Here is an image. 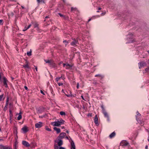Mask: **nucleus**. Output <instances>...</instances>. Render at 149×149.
<instances>
[{
  "instance_id": "1",
  "label": "nucleus",
  "mask_w": 149,
  "mask_h": 149,
  "mask_svg": "<svg viewBox=\"0 0 149 149\" xmlns=\"http://www.w3.org/2000/svg\"><path fill=\"white\" fill-rule=\"evenodd\" d=\"M66 134L65 133L62 132L59 135L58 137V139H62L64 138L65 136H66Z\"/></svg>"
},
{
  "instance_id": "2",
  "label": "nucleus",
  "mask_w": 149,
  "mask_h": 149,
  "mask_svg": "<svg viewBox=\"0 0 149 149\" xmlns=\"http://www.w3.org/2000/svg\"><path fill=\"white\" fill-rule=\"evenodd\" d=\"M61 123V122H59V121H57L52 122L51 124L54 126H59L61 125L60 124Z\"/></svg>"
},
{
  "instance_id": "3",
  "label": "nucleus",
  "mask_w": 149,
  "mask_h": 149,
  "mask_svg": "<svg viewBox=\"0 0 149 149\" xmlns=\"http://www.w3.org/2000/svg\"><path fill=\"white\" fill-rule=\"evenodd\" d=\"M35 126L36 128H40L42 126V123L39 122L35 124Z\"/></svg>"
},
{
  "instance_id": "4",
  "label": "nucleus",
  "mask_w": 149,
  "mask_h": 149,
  "mask_svg": "<svg viewBox=\"0 0 149 149\" xmlns=\"http://www.w3.org/2000/svg\"><path fill=\"white\" fill-rule=\"evenodd\" d=\"M0 149H11L9 146H4L3 145H0Z\"/></svg>"
},
{
  "instance_id": "5",
  "label": "nucleus",
  "mask_w": 149,
  "mask_h": 149,
  "mask_svg": "<svg viewBox=\"0 0 149 149\" xmlns=\"http://www.w3.org/2000/svg\"><path fill=\"white\" fill-rule=\"evenodd\" d=\"M26 64L23 65V66L26 70H27V69H30V67L29 65V63L28 62L26 61Z\"/></svg>"
},
{
  "instance_id": "6",
  "label": "nucleus",
  "mask_w": 149,
  "mask_h": 149,
  "mask_svg": "<svg viewBox=\"0 0 149 149\" xmlns=\"http://www.w3.org/2000/svg\"><path fill=\"white\" fill-rule=\"evenodd\" d=\"M70 149H76L75 144L73 141L72 140L71 142Z\"/></svg>"
},
{
  "instance_id": "7",
  "label": "nucleus",
  "mask_w": 149,
  "mask_h": 149,
  "mask_svg": "<svg viewBox=\"0 0 149 149\" xmlns=\"http://www.w3.org/2000/svg\"><path fill=\"white\" fill-rule=\"evenodd\" d=\"M78 43V41L76 40H74L71 43V45L73 46L77 45Z\"/></svg>"
},
{
  "instance_id": "8",
  "label": "nucleus",
  "mask_w": 149,
  "mask_h": 149,
  "mask_svg": "<svg viewBox=\"0 0 149 149\" xmlns=\"http://www.w3.org/2000/svg\"><path fill=\"white\" fill-rule=\"evenodd\" d=\"M122 146H127L129 145V143L126 141H123L121 143Z\"/></svg>"
},
{
  "instance_id": "9",
  "label": "nucleus",
  "mask_w": 149,
  "mask_h": 149,
  "mask_svg": "<svg viewBox=\"0 0 149 149\" xmlns=\"http://www.w3.org/2000/svg\"><path fill=\"white\" fill-rule=\"evenodd\" d=\"M139 68H140L142 67L145 66L146 65V63L145 62H142L139 63Z\"/></svg>"
},
{
  "instance_id": "10",
  "label": "nucleus",
  "mask_w": 149,
  "mask_h": 149,
  "mask_svg": "<svg viewBox=\"0 0 149 149\" xmlns=\"http://www.w3.org/2000/svg\"><path fill=\"white\" fill-rule=\"evenodd\" d=\"M57 143L58 145L59 146H61L63 144V141L61 140V139H58V138H57Z\"/></svg>"
},
{
  "instance_id": "11",
  "label": "nucleus",
  "mask_w": 149,
  "mask_h": 149,
  "mask_svg": "<svg viewBox=\"0 0 149 149\" xmlns=\"http://www.w3.org/2000/svg\"><path fill=\"white\" fill-rule=\"evenodd\" d=\"M7 80L6 79L5 77H3V82L4 84V85L5 87H7L8 86L7 82Z\"/></svg>"
},
{
  "instance_id": "12",
  "label": "nucleus",
  "mask_w": 149,
  "mask_h": 149,
  "mask_svg": "<svg viewBox=\"0 0 149 149\" xmlns=\"http://www.w3.org/2000/svg\"><path fill=\"white\" fill-rule=\"evenodd\" d=\"M103 113L104 114V116L107 118V120H109V116L107 113L106 112V111H105V110H103Z\"/></svg>"
},
{
  "instance_id": "13",
  "label": "nucleus",
  "mask_w": 149,
  "mask_h": 149,
  "mask_svg": "<svg viewBox=\"0 0 149 149\" xmlns=\"http://www.w3.org/2000/svg\"><path fill=\"white\" fill-rule=\"evenodd\" d=\"M22 143L23 145L29 147L30 146L29 143L28 142L25 141H22Z\"/></svg>"
},
{
  "instance_id": "14",
  "label": "nucleus",
  "mask_w": 149,
  "mask_h": 149,
  "mask_svg": "<svg viewBox=\"0 0 149 149\" xmlns=\"http://www.w3.org/2000/svg\"><path fill=\"white\" fill-rule=\"evenodd\" d=\"M54 129L56 131L57 134H58L61 132V130L59 128H58L56 127H54Z\"/></svg>"
},
{
  "instance_id": "15",
  "label": "nucleus",
  "mask_w": 149,
  "mask_h": 149,
  "mask_svg": "<svg viewBox=\"0 0 149 149\" xmlns=\"http://www.w3.org/2000/svg\"><path fill=\"white\" fill-rule=\"evenodd\" d=\"M22 131L24 133H26L28 131L27 128L26 126H25L23 127L22 129Z\"/></svg>"
},
{
  "instance_id": "16",
  "label": "nucleus",
  "mask_w": 149,
  "mask_h": 149,
  "mask_svg": "<svg viewBox=\"0 0 149 149\" xmlns=\"http://www.w3.org/2000/svg\"><path fill=\"white\" fill-rule=\"evenodd\" d=\"M98 118H97V115H95V117L94 121L96 125L98 124Z\"/></svg>"
},
{
  "instance_id": "17",
  "label": "nucleus",
  "mask_w": 149,
  "mask_h": 149,
  "mask_svg": "<svg viewBox=\"0 0 149 149\" xmlns=\"http://www.w3.org/2000/svg\"><path fill=\"white\" fill-rule=\"evenodd\" d=\"M62 79L63 80H64L65 79L64 77L63 76V75L62 74L61 77H57L56 78V79L57 81H58L61 79Z\"/></svg>"
},
{
  "instance_id": "18",
  "label": "nucleus",
  "mask_w": 149,
  "mask_h": 149,
  "mask_svg": "<svg viewBox=\"0 0 149 149\" xmlns=\"http://www.w3.org/2000/svg\"><path fill=\"white\" fill-rule=\"evenodd\" d=\"M72 67V65H70L68 63H67L66 66L65 67V68L66 69H70Z\"/></svg>"
},
{
  "instance_id": "19",
  "label": "nucleus",
  "mask_w": 149,
  "mask_h": 149,
  "mask_svg": "<svg viewBox=\"0 0 149 149\" xmlns=\"http://www.w3.org/2000/svg\"><path fill=\"white\" fill-rule=\"evenodd\" d=\"M36 110L37 111V112L38 113H40L42 112V108H37Z\"/></svg>"
},
{
  "instance_id": "20",
  "label": "nucleus",
  "mask_w": 149,
  "mask_h": 149,
  "mask_svg": "<svg viewBox=\"0 0 149 149\" xmlns=\"http://www.w3.org/2000/svg\"><path fill=\"white\" fill-rule=\"evenodd\" d=\"M21 114V112H20L19 113V116H18V117L17 118V119L18 120H20L22 118Z\"/></svg>"
},
{
  "instance_id": "21",
  "label": "nucleus",
  "mask_w": 149,
  "mask_h": 149,
  "mask_svg": "<svg viewBox=\"0 0 149 149\" xmlns=\"http://www.w3.org/2000/svg\"><path fill=\"white\" fill-rule=\"evenodd\" d=\"M115 135V133L114 132H113L111 133L109 135V137L110 138H112Z\"/></svg>"
},
{
  "instance_id": "22",
  "label": "nucleus",
  "mask_w": 149,
  "mask_h": 149,
  "mask_svg": "<svg viewBox=\"0 0 149 149\" xmlns=\"http://www.w3.org/2000/svg\"><path fill=\"white\" fill-rule=\"evenodd\" d=\"M31 25L29 24L27 27H25L24 28V29L23 30V31H25L27 29H29L30 27L31 26Z\"/></svg>"
},
{
  "instance_id": "23",
  "label": "nucleus",
  "mask_w": 149,
  "mask_h": 149,
  "mask_svg": "<svg viewBox=\"0 0 149 149\" xmlns=\"http://www.w3.org/2000/svg\"><path fill=\"white\" fill-rule=\"evenodd\" d=\"M33 25L34 28H36L38 27V24L36 22L33 23Z\"/></svg>"
},
{
  "instance_id": "24",
  "label": "nucleus",
  "mask_w": 149,
  "mask_h": 149,
  "mask_svg": "<svg viewBox=\"0 0 149 149\" xmlns=\"http://www.w3.org/2000/svg\"><path fill=\"white\" fill-rule=\"evenodd\" d=\"M60 114L62 116L65 115V113L63 111H62L60 112Z\"/></svg>"
},
{
  "instance_id": "25",
  "label": "nucleus",
  "mask_w": 149,
  "mask_h": 149,
  "mask_svg": "<svg viewBox=\"0 0 149 149\" xmlns=\"http://www.w3.org/2000/svg\"><path fill=\"white\" fill-rule=\"evenodd\" d=\"M45 61L47 63H49L50 64H51V61L50 60H45Z\"/></svg>"
},
{
  "instance_id": "26",
  "label": "nucleus",
  "mask_w": 149,
  "mask_h": 149,
  "mask_svg": "<svg viewBox=\"0 0 149 149\" xmlns=\"http://www.w3.org/2000/svg\"><path fill=\"white\" fill-rule=\"evenodd\" d=\"M95 77H100L101 78V79L103 77L101 75L99 74L96 75H95Z\"/></svg>"
},
{
  "instance_id": "27",
  "label": "nucleus",
  "mask_w": 149,
  "mask_h": 149,
  "mask_svg": "<svg viewBox=\"0 0 149 149\" xmlns=\"http://www.w3.org/2000/svg\"><path fill=\"white\" fill-rule=\"evenodd\" d=\"M141 115L140 114V113H139L138 112H137V116H136V120H138V116H140Z\"/></svg>"
},
{
  "instance_id": "28",
  "label": "nucleus",
  "mask_w": 149,
  "mask_h": 149,
  "mask_svg": "<svg viewBox=\"0 0 149 149\" xmlns=\"http://www.w3.org/2000/svg\"><path fill=\"white\" fill-rule=\"evenodd\" d=\"M27 54L28 56H29L31 54V51L28 52L27 53Z\"/></svg>"
},
{
  "instance_id": "29",
  "label": "nucleus",
  "mask_w": 149,
  "mask_h": 149,
  "mask_svg": "<svg viewBox=\"0 0 149 149\" xmlns=\"http://www.w3.org/2000/svg\"><path fill=\"white\" fill-rule=\"evenodd\" d=\"M59 122H61L60 123V124L61 125V124H64V121L62 119H61V120H60V121H59Z\"/></svg>"
},
{
  "instance_id": "30",
  "label": "nucleus",
  "mask_w": 149,
  "mask_h": 149,
  "mask_svg": "<svg viewBox=\"0 0 149 149\" xmlns=\"http://www.w3.org/2000/svg\"><path fill=\"white\" fill-rule=\"evenodd\" d=\"M45 129H46V130H47L48 131H51V129L49 128H48L47 127H46Z\"/></svg>"
},
{
  "instance_id": "31",
  "label": "nucleus",
  "mask_w": 149,
  "mask_h": 149,
  "mask_svg": "<svg viewBox=\"0 0 149 149\" xmlns=\"http://www.w3.org/2000/svg\"><path fill=\"white\" fill-rule=\"evenodd\" d=\"M54 148L55 149H59V147L57 145H54Z\"/></svg>"
},
{
  "instance_id": "32",
  "label": "nucleus",
  "mask_w": 149,
  "mask_h": 149,
  "mask_svg": "<svg viewBox=\"0 0 149 149\" xmlns=\"http://www.w3.org/2000/svg\"><path fill=\"white\" fill-rule=\"evenodd\" d=\"M133 34L132 33H129V34H128L127 36V38H130V36H132Z\"/></svg>"
},
{
  "instance_id": "33",
  "label": "nucleus",
  "mask_w": 149,
  "mask_h": 149,
  "mask_svg": "<svg viewBox=\"0 0 149 149\" xmlns=\"http://www.w3.org/2000/svg\"><path fill=\"white\" fill-rule=\"evenodd\" d=\"M65 138L69 140V141L70 142V143L71 142L72 140V141L71 138H70V139H69L68 137L67 136H66L65 137Z\"/></svg>"
},
{
  "instance_id": "34",
  "label": "nucleus",
  "mask_w": 149,
  "mask_h": 149,
  "mask_svg": "<svg viewBox=\"0 0 149 149\" xmlns=\"http://www.w3.org/2000/svg\"><path fill=\"white\" fill-rule=\"evenodd\" d=\"M57 83H58V85H59V86H61L63 85V84L62 83L58 82Z\"/></svg>"
},
{
  "instance_id": "35",
  "label": "nucleus",
  "mask_w": 149,
  "mask_h": 149,
  "mask_svg": "<svg viewBox=\"0 0 149 149\" xmlns=\"http://www.w3.org/2000/svg\"><path fill=\"white\" fill-rule=\"evenodd\" d=\"M3 20L0 19V25H1L3 24Z\"/></svg>"
},
{
  "instance_id": "36",
  "label": "nucleus",
  "mask_w": 149,
  "mask_h": 149,
  "mask_svg": "<svg viewBox=\"0 0 149 149\" xmlns=\"http://www.w3.org/2000/svg\"><path fill=\"white\" fill-rule=\"evenodd\" d=\"M146 72H148L149 71V67L145 69Z\"/></svg>"
},
{
  "instance_id": "37",
  "label": "nucleus",
  "mask_w": 149,
  "mask_h": 149,
  "mask_svg": "<svg viewBox=\"0 0 149 149\" xmlns=\"http://www.w3.org/2000/svg\"><path fill=\"white\" fill-rule=\"evenodd\" d=\"M7 107H8L7 106L5 105V107L4 108V110L5 111L7 110Z\"/></svg>"
},
{
  "instance_id": "38",
  "label": "nucleus",
  "mask_w": 149,
  "mask_h": 149,
  "mask_svg": "<svg viewBox=\"0 0 149 149\" xmlns=\"http://www.w3.org/2000/svg\"><path fill=\"white\" fill-rule=\"evenodd\" d=\"M3 74L0 72V79H1V77H2Z\"/></svg>"
},
{
  "instance_id": "39",
  "label": "nucleus",
  "mask_w": 149,
  "mask_h": 149,
  "mask_svg": "<svg viewBox=\"0 0 149 149\" xmlns=\"http://www.w3.org/2000/svg\"><path fill=\"white\" fill-rule=\"evenodd\" d=\"M63 42L64 43H65V46H66L67 44L68 43V42L66 41V40H64L63 41Z\"/></svg>"
},
{
  "instance_id": "40",
  "label": "nucleus",
  "mask_w": 149,
  "mask_h": 149,
  "mask_svg": "<svg viewBox=\"0 0 149 149\" xmlns=\"http://www.w3.org/2000/svg\"><path fill=\"white\" fill-rule=\"evenodd\" d=\"M43 0H37V2L38 3H40V2L42 1Z\"/></svg>"
},
{
  "instance_id": "41",
  "label": "nucleus",
  "mask_w": 149,
  "mask_h": 149,
  "mask_svg": "<svg viewBox=\"0 0 149 149\" xmlns=\"http://www.w3.org/2000/svg\"><path fill=\"white\" fill-rule=\"evenodd\" d=\"M3 97V95H0V101H1Z\"/></svg>"
},
{
  "instance_id": "42",
  "label": "nucleus",
  "mask_w": 149,
  "mask_h": 149,
  "mask_svg": "<svg viewBox=\"0 0 149 149\" xmlns=\"http://www.w3.org/2000/svg\"><path fill=\"white\" fill-rule=\"evenodd\" d=\"M40 93H41L42 94H43V95H45V94H44V92H43V91L42 90H40Z\"/></svg>"
},
{
  "instance_id": "43",
  "label": "nucleus",
  "mask_w": 149,
  "mask_h": 149,
  "mask_svg": "<svg viewBox=\"0 0 149 149\" xmlns=\"http://www.w3.org/2000/svg\"><path fill=\"white\" fill-rule=\"evenodd\" d=\"M9 112H10V116H11V115H12V111L10 110Z\"/></svg>"
},
{
  "instance_id": "44",
  "label": "nucleus",
  "mask_w": 149,
  "mask_h": 149,
  "mask_svg": "<svg viewBox=\"0 0 149 149\" xmlns=\"http://www.w3.org/2000/svg\"><path fill=\"white\" fill-rule=\"evenodd\" d=\"M24 87L26 90H28V89L27 86H25Z\"/></svg>"
},
{
  "instance_id": "45",
  "label": "nucleus",
  "mask_w": 149,
  "mask_h": 149,
  "mask_svg": "<svg viewBox=\"0 0 149 149\" xmlns=\"http://www.w3.org/2000/svg\"><path fill=\"white\" fill-rule=\"evenodd\" d=\"M59 149H65V148L62 147H61L59 148Z\"/></svg>"
},
{
  "instance_id": "46",
  "label": "nucleus",
  "mask_w": 149,
  "mask_h": 149,
  "mask_svg": "<svg viewBox=\"0 0 149 149\" xmlns=\"http://www.w3.org/2000/svg\"><path fill=\"white\" fill-rule=\"evenodd\" d=\"M13 149H17V146L16 144L15 145V146L13 148Z\"/></svg>"
},
{
  "instance_id": "47",
  "label": "nucleus",
  "mask_w": 149,
  "mask_h": 149,
  "mask_svg": "<svg viewBox=\"0 0 149 149\" xmlns=\"http://www.w3.org/2000/svg\"><path fill=\"white\" fill-rule=\"evenodd\" d=\"M105 14V12H104V13H102L101 15L102 16H103V15H104Z\"/></svg>"
},
{
  "instance_id": "48",
  "label": "nucleus",
  "mask_w": 149,
  "mask_h": 149,
  "mask_svg": "<svg viewBox=\"0 0 149 149\" xmlns=\"http://www.w3.org/2000/svg\"><path fill=\"white\" fill-rule=\"evenodd\" d=\"M9 100V98H8V97H7V100H6V102H8Z\"/></svg>"
},
{
  "instance_id": "49",
  "label": "nucleus",
  "mask_w": 149,
  "mask_h": 149,
  "mask_svg": "<svg viewBox=\"0 0 149 149\" xmlns=\"http://www.w3.org/2000/svg\"><path fill=\"white\" fill-rule=\"evenodd\" d=\"M101 107H102V112H103V110H105L104 109V107L102 106Z\"/></svg>"
},
{
  "instance_id": "50",
  "label": "nucleus",
  "mask_w": 149,
  "mask_h": 149,
  "mask_svg": "<svg viewBox=\"0 0 149 149\" xmlns=\"http://www.w3.org/2000/svg\"><path fill=\"white\" fill-rule=\"evenodd\" d=\"M79 84L78 83L77 84V88H79Z\"/></svg>"
},
{
  "instance_id": "51",
  "label": "nucleus",
  "mask_w": 149,
  "mask_h": 149,
  "mask_svg": "<svg viewBox=\"0 0 149 149\" xmlns=\"http://www.w3.org/2000/svg\"><path fill=\"white\" fill-rule=\"evenodd\" d=\"M66 64H67V63L66 64L63 63V67H65L66 66Z\"/></svg>"
},
{
  "instance_id": "52",
  "label": "nucleus",
  "mask_w": 149,
  "mask_h": 149,
  "mask_svg": "<svg viewBox=\"0 0 149 149\" xmlns=\"http://www.w3.org/2000/svg\"><path fill=\"white\" fill-rule=\"evenodd\" d=\"M58 15L61 16V17H62L63 16V15H62L60 13H58Z\"/></svg>"
},
{
  "instance_id": "53",
  "label": "nucleus",
  "mask_w": 149,
  "mask_h": 149,
  "mask_svg": "<svg viewBox=\"0 0 149 149\" xmlns=\"http://www.w3.org/2000/svg\"><path fill=\"white\" fill-rule=\"evenodd\" d=\"M8 102H6V105H6V106H8Z\"/></svg>"
},
{
  "instance_id": "54",
  "label": "nucleus",
  "mask_w": 149,
  "mask_h": 149,
  "mask_svg": "<svg viewBox=\"0 0 149 149\" xmlns=\"http://www.w3.org/2000/svg\"><path fill=\"white\" fill-rule=\"evenodd\" d=\"M146 149H148V146H146L145 147Z\"/></svg>"
},
{
  "instance_id": "55",
  "label": "nucleus",
  "mask_w": 149,
  "mask_h": 149,
  "mask_svg": "<svg viewBox=\"0 0 149 149\" xmlns=\"http://www.w3.org/2000/svg\"><path fill=\"white\" fill-rule=\"evenodd\" d=\"M81 97L82 98V99L84 100V98L82 95L81 96Z\"/></svg>"
},
{
  "instance_id": "56",
  "label": "nucleus",
  "mask_w": 149,
  "mask_h": 149,
  "mask_svg": "<svg viewBox=\"0 0 149 149\" xmlns=\"http://www.w3.org/2000/svg\"><path fill=\"white\" fill-rule=\"evenodd\" d=\"M35 69L36 70V71H37L38 70H37V67H36V68H35Z\"/></svg>"
},
{
  "instance_id": "57",
  "label": "nucleus",
  "mask_w": 149,
  "mask_h": 149,
  "mask_svg": "<svg viewBox=\"0 0 149 149\" xmlns=\"http://www.w3.org/2000/svg\"><path fill=\"white\" fill-rule=\"evenodd\" d=\"M3 140L2 139H0V141H3Z\"/></svg>"
},
{
  "instance_id": "58",
  "label": "nucleus",
  "mask_w": 149,
  "mask_h": 149,
  "mask_svg": "<svg viewBox=\"0 0 149 149\" xmlns=\"http://www.w3.org/2000/svg\"><path fill=\"white\" fill-rule=\"evenodd\" d=\"M66 95L67 96H68V97H69V96H70V95H66Z\"/></svg>"
},
{
  "instance_id": "59",
  "label": "nucleus",
  "mask_w": 149,
  "mask_h": 149,
  "mask_svg": "<svg viewBox=\"0 0 149 149\" xmlns=\"http://www.w3.org/2000/svg\"><path fill=\"white\" fill-rule=\"evenodd\" d=\"M49 17H48V16H46L45 17V18H48Z\"/></svg>"
},
{
  "instance_id": "60",
  "label": "nucleus",
  "mask_w": 149,
  "mask_h": 149,
  "mask_svg": "<svg viewBox=\"0 0 149 149\" xmlns=\"http://www.w3.org/2000/svg\"><path fill=\"white\" fill-rule=\"evenodd\" d=\"M101 9V8H98V10H100Z\"/></svg>"
},
{
  "instance_id": "61",
  "label": "nucleus",
  "mask_w": 149,
  "mask_h": 149,
  "mask_svg": "<svg viewBox=\"0 0 149 149\" xmlns=\"http://www.w3.org/2000/svg\"><path fill=\"white\" fill-rule=\"evenodd\" d=\"M73 8H71V10L72 11L73 10Z\"/></svg>"
},
{
  "instance_id": "62",
  "label": "nucleus",
  "mask_w": 149,
  "mask_h": 149,
  "mask_svg": "<svg viewBox=\"0 0 149 149\" xmlns=\"http://www.w3.org/2000/svg\"><path fill=\"white\" fill-rule=\"evenodd\" d=\"M9 105H10V107L11 106V105H12V104H11V103H10L9 104Z\"/></svg>"
},
{
  "instance_id": "63",
  "label": "nucleus",
  "mask_w": 149,
  "mask_h": 149,
  "mask_svg": "<svg viewBox=\"0 0 149 149\" xmlns=\"http://www.w3.org/2000/svg\"><path fill=\"white\" fill-rule=\"evenodd\" d=\"M61 128L62 129H63L64 128V126H63V127H62Z\"/></svg>"
},
{
  "instance_id": "64",
  "label": "nucleus",
  "mask_w": 149,
  "mask_h": 149,
  "mask_svg": "<svg viewBox=\"0 0 149 149\" xmlns=\"http://www.w3.org/2000/svg\"><path fill=\"white\" fill-rule=\"evenodd\" d=\"M22 7L23 9H24V7L22 6Z\"/></svg>"
}]
</instances>
